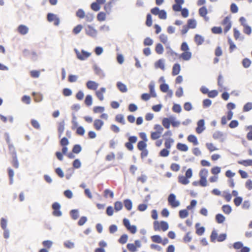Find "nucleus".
Masks as SVG:
<instances>
[{
    "label": "nucleus",
    "instance_id": "f257e3e1",
    "mask_svg": "<svg viewBox=\"0 0 252 252\" xmlns=\"http://www.w3.org/2000/svg\"><path fill=\"white\" fill-rule=\"evenodd\" d=\"M181 50L183 53L179 55V58L183 61H189L192 57V53L189 51V48L187 42H184L181 46Z\"/></svg>",
    "mask_w": 252,
    "mask_h": 252
},
{
    "label": "nucleus",
    "instance_id": "f03ea898",
    "mask_svg": "<svg viewBox=\"0 0 252 252\" xmlns=\"http://www.w3.org/2000/svg\"><path fill=\"white\" fill-rule=\"evenodd\" d=\"M192 176V171L191 169H188L185 174V176L179 175L178 176V182L182 185H186L189 183V179Z\"/></svg>",
    "mask_w": 252,
    "mask_h": 252
},
{
    "label": "nucleus",
    "instance_id": "7ed1b4c3",
    "mask_svg": "<svg viewBox=\"0 0 252 252\" xmlns=\"http://www.w3.org/2000/svg\"><path fill=\"white\" fill-rule=\"evenodd\" d=\"M208 175V170L206 168L201 169L199 172V176L200 180L199 181V185L201 187H206L207 186V178Z\"/></svg>",
    "mask_w": 252,
    "mask_h": 252
},
{
    "label": "nucleus",
    "instance_id": "20e7f679",
    "mask_svg": "<svg viewBox=\"0 0 252 252\" xmlns=\"http://www.w3.org/2000/svg\"><path fill=\"white\" fill-rule=\"evenodd\" d=\"M169 228L168 224L167 222L164 221H155L154 222V229L155 231L162 230L163 231H166Z\"/></svg>",
    "mask_w": 252,
    "mask_h": 252
},
{
    "label": "nucleus",
    "instance_id": "39448f33",
    "mask_svg": "<svg viewBox=\"0 0 252 252\" xmlns=\"http://www.w3.org/2000/svg\"><path fill=\"white\" fill-rule=\"evenodd\" d=\"M169 205L172 208L178 207L180 206V201L176 199V195L173 193H171L167 198Z\"/></svg>",
    "mask_w": 252,
    "mask_h": 252
},
{
    "label": "nucleus",
    "instance_id": "423d86ee",
    "mask_svg": "<svg viewBox=\"0 0 252 252\" xmlns=\"http://www.w3.org/2000/svg\"><path fill=\"white\" fill-rule=\"evenodd\" d=\"M141 246V241L137 240L134 241V243H128L126 245L127 250L130 252H136L137 251V248H140Z\"/></svg>",
    "mask_w": 252,
    "mask_h": 252
},
{
    "label": "nucleus",
    "instance_id": "0eeeda50",
    "mask_svg": "<svg viewBox=\"0 0 252 252\" xmlns=\"http://www.w3.org/2000/svg\"><path fill=\"white\" fill-rule=\"evenodd\" d=\"M47 19L49 22H54L55 26H58L60 24V19L57 15L49 13L47 14Z\"/></svg>",
    "mask_w": 252,
    "mask_h": 252
},
{
    "label": "nucleus",
    "instance_id": "6e6552de",
    "mask_svg": "<svg viewBox=\"0 0 252 252\" xmlns=\"http://www.w3.org/2000/svg\"><path fill=\"white\" fill-rule=\"evenodd\" d=\"M128 141L125 143V147L129 151L133 149V144L135 143L137 141V137L136 136H131L128 137Z\"/></svg>",
    "mask_w": 252,
    "mask_h": 252
},
{
    "label": "nucleus",
    "instance_id": "1a4fd4ad",
    "mask_svg": "<svg viewBox=\"0 0 252 252\" xmlns=\"http://www.w3.org/2000/svg\"><path fill=\"white\" fill-rule=\"evenodd\" d=\"M77 58L80 60H85L91 56V53L87 52L83 50L81 52L78 51L77 50H75Z\"/></svg>",
    "mask_w": 252,
    "mask_h": 252
},
{
    "label": "nucleus",
    "instance_id": "9d476101",
    "mask_svg": "<svg viewBox=\"0 0 252 252\" xmlns=\"http://www.w3.org/2000/svg\"><path fill=\"white\" fill-rule=\"evenodd\" d=\"M123 223L126 229L131 233L134 234L137 231V228L135 225H130L129 221L127 219L123 220Z\"/></svg>",
    "mask_w": 252,
    "mask_h": 252
},
{
    "label": "nucleus",
    "instance_id": "9b49d317",
    "mask_svg": "<svg viewBox=\"0 0 252 252\" xmlns=\"http://www.w3.org/2000/svg\"><path fill=\"white\" fill-rule=\"evenodd\" d=\"M76 16L80 19H82L84 17H86L88 21H91L93 19V16L92 14H87L85 16V12L82 9H79L77 11Z\"/></svg>",
    "mask_w": 252,
    "mask_h": 252
},
{
    "label": "nucleus",
    "instance_id": "f8f14e48",
    "mask_svg": "<svg viewBox=\"0 0 252 252\" xmlns=\"http://www.w3.org/2000/svg\"><path fill=\"white\" fill-rule=\"evenodd\" d=\"M106 89L104 87H101L99 90L95 91V94L100 101H102L104 100V94L106 93Z\"/></svg>",
    "mask_w": 252,
    "mask_h": 252
},
{
    "label": "nucleus",
    "instance_id": "ddd939ff",
    "mask_svg": "<svg viewBox=\"0 0 252 252\" xmlns=\"http://www.w3.org/2000/svg\"><path fill=\"white\" fill-rule=\"evenodd\" d=\"M52 208L54 210L53 215L56 217H59L62 215V212L60 211L61 205L57 202H55L52 204Z\"/></svg>",
    "mask_w": 252,
    "mask_h": 252
},
{
    "label": "nucleus",
    "instance_id": "4468645a",
    "mask_svg": "<svg viewBox=\"0 0 252 252\" xmlns=\"http://www.w3.org/2000/svg\"><path fill=\"white\" fill-rule=\"evenodd\" d=\"M221 24L224 27V32L226 33L231 27V23L230 21L229 18L226 17L222 21Z\"/></svg>",
    "mask_w": 252,
    "mask_h": 252
},
{
    "label": "nucleus",
    "instance_id": "2eb2a0df",
    "mask_svg": "<svg viewBox=\"0 0 252 252\" xmlns=\"http://www.w3.org/2000/svg\"><path fill=\"white\" fill-rule=\"evenodd\" d=\"M86 86L89 90L96 91L98 87V84L93 81H88L86 83Z\"/></svg>",
    "mask_w": 252,
    "mask_h": 252
},
{
    "label": "nucleus",
    "instance_id": "dca6fc26",
    "mask_svg": "<svg viewBox=\"0 0 252 252\" xmlns=\"http://www.w3.org/2000/svg\"><path fill=\"white\" fill-rule=\"evenodd\" d=\"M204 121L200 120L197 122V126L196 128V132L198 134L201 133L204 129Z\"/></svg>",
    "mask_w": 252,
    "mask_h": 252
},
{
    "label": "nucleus",
    "instance_id": "f3484780",
    "mask_svg": "<svg viewBox=\"0 0 252 252\" xmlns=\"http://www.w3.org/2000/svg\"><path fill=\"white\" fill-rule=\"evenodd\" d=\"M86 33L91 36H95L96 34V31L91 26H88L86 28Z\"/></svg>",
    "mask_w": 252,
    "mask_h": 252
},
{
    "label": "nucleus",
    "instance_id": "a211bd4d",
    "mask_svg": "<svg viewBox=\"0 0 252 252\" xmlns=\"http://www.w3.org/2000/svg\"><path fill=\"white\" fill-rule=\"evenodd\" d=\"M104 125V122L99 119H95L94 122V128L96 130H100Z\"/></svg>",
    "mask_w": 252,
    "mask_h": 252
},
{
    "label": "nucleus",
    "instance_id": "6ab92c4d",
    "mask_svg": "<svg viewBox=\"0 0 252 252\" xmlns=\"http://www.w3.org/2000/svg\"><path fill=\"white\" fill-rule=\"evenodd\" d=\"M17 31L20 34L25 35L28 32L29 28L25 25H20L18 26Z\"/></svg>",
    "mask_w": 252,
    "mask_h": 252
},
{
    "label": "nucleus",
    "instance_id": "aec40b11",
    "mask_svg": "<svg viewBox=\"0 0 252 252\" xmlns=\"http://www.w3.org/2000/svg\"><path fill=\"white\" fill-rule=\"evenodd\" d=\"M188 141L192 143L194 146L198 145L199 144L197 137L192 134L189 135L187 137Z\"/></svg>",
    "mask_w": 252,
    "mask_h": 252
},
{
    "label": "nucleus",
    "instance_id": "412c9836",
    "mask_svg": "<svg viewBox=\"0 0 252 252\" xmlns=\"http://www.w3.org/2000/svg\"><path fill=\"white\" fill-rule=\"evenodd\" d=\"M6 142L8 145L9 150L12 154V156H14V154H16L15 149L14 145L11 143L9 137H7L6 139Z\"/></svg>",
    "mask_w": 252,
    "mask_h": 252
},
{
    "label": "nucleus",
    "instance_id": "4be33fe9",
    "mask_svg": "<svg viewBox=\"0 0 252 252\" xmlns=\"http://www.w3.org/2000/svg\"><path fill=\"white\" fill-rule=\"evenodd\" d=\"M181 70V66L179 63H175L174 64L172 68V74L173 76L178 75Z\"/></svg>",
    "mask_w": 252,
    "mask_h": 252
},
{
    "label": "nucleus",
    "instance_id": "5701e85b",
    "mask_svg": "<svg viewBox=\"0 0 252 252\" xmlns=\"http://www.w3.org/2000/svg\"><path fill=\"white\" fill-rule=\"evenodd\" d=\"M194 41L197 45H200L204 42V39L201 35L196 34L194 36Z\"/></svg>",
    "mask_w": 252,
    "mask_h": 252
},
{
    "label": "nucleus",
    "instance_id": "b1692460",
    "mask_svg": "<svg viewBox=\"0 0 252 252\" xmlns=\"http://www.w3.org/2000/svg\"><path fill=\"white\" fill-rule=\"evenodd\" d=\"M176 148L179 151L182 152H187L189 150L188 146L186 144L181 143H177Z\"/></svg>",
    "mask_w": 252,
    "mask_h": 252
},
{
    "label": "nucleus",
    "instance_id": "393cba45",
    "mask_svg": "<svg viewBox=\"0 0 252 252\" xmlns=\"http://www.w3.org/2000/svg\"><path fill=\"white\" fill-rule=\"evenodd\" d=\"M155 67L164 70L165 69L164 61L163 59H159L155 63Z\"/></svg>",
    "mask_w": 252,
    "mask_h": 252
},
{
    "label": "nucleus",
    "instance_id": "a878e982",
    "mask_svg": "<svg viewBox=\"0 0 252 252\" xmlns=\"http://www.w3.org/2000/svg\"><path fill=\"white\" fill-rule=\"evenodd\" d=\"M64 121L61 122L59 123L58 126V131L59 132V136L60 137L62 135L64 130Z\"/></svg>",
    "mask_w": 252,
    "mask_h": 252
},
{
    "label": "nucleus",
    "instance_id": "bb28decb",
    "mask_svg": "<svg viewBox=\"0 0 252 252\" xmlns=\"http://www.w3.org/2000/svg\"><path fill=\"white\" fill-rule=\"evenodd\" d=\"M218 85L221 88L220 91H222V90H225L224 87V80L221 75H220L218 78Z\"/></svg>",
    "mask_w": 252,
    "mask_h": 252
},
{
    "label": "nucleus",
    "instance_id": "cd10ccee",
    "mask_svg": "<svg viewBox=\"0 0 252 252\" xmlns=\"http://www.w3.org/2000/svg\"><path fill=\"white\" fill-rule=\"evenodd\" d=\"M117 86L118 89L120 90V91H121L122 93H126L127 91L126 86L122 82H117Z\"/></svg>",
    "mask_w": 252,
    "mask_h": 252
},
{
    "label": "nucleus",
    "instance_id": "c85d7f7f",
    "mask_svg": "<svg viewBox=\"0 0 252 252\" xmlns=\"http://www.w3.org/2000/svg\"><path fill=\"white\" fill-rule=\"evenodd\" d=\"M238 163L244 166H252V159L239 160Z\"/></svg>",
    "mask_w": 252,
    "mask_h": 252
},
{
    "label": "nucleus",
    "instance_id": "c756f323",
    "mask_svg": "<svg viewBox=\"0 0 252 252\" xmlns=\"http://www.w3.org/2000/svg\"><path fill=\"white\" fill-rule=\"evenodd\" d=\"M149 88L150 90V94L152 97H155L157 96L156 93L155 91V84L153 82H151L149 85Z\"/></svg>",
    "mask_w": 252,
    "mask_h": 252
},
{
    "label": "nucleus",
    "instance_id": "7c9ffc66",
    "mask_svg": "<svg viewBox=\"0 0 252 252\" xmlns=\"http://www.w3.org/2000/svg\"><path fill=\"white\" fill-rule=\"evenodd\" d=\"M206 147L210 152L218 150V148H217L212 143H206Z\"/></svg>",
    "mask_w": 252,
    "mask_h": 252
},
{
    "label": "nucleus",
    "instance_id": "2f4dec72",
    "mask_svg": "<svg viewBox=\"0 0 252 252\" xmlns=\"http://www.w3.org/2000/svg\"><path fill=\"white\" fill-rule=\"evenodd\" d=\"M155 51L158 54H162L164 51L163 46L160 43L157 44L155 47Z\"/></svg>",
    "mask_w": 252,
    "mask_h": 252
},
{
    "label": "nucleus",
    "instance_id": "473e14b6",
    "mask_svg": "<svg viewBox=\"0 0 252 252\" xmlns=\"http://www.w3.org/2000/svg\"><path fill=\"white\" fill-rule=\"evenodd\" d=\"M174 143V140L172 138L166 139L164 142V146L167 149H170Z\"/></svg>",
    "mask_w": 252,
    "mask_h": 252
},
{
    "label": "nucleus",
    "instance_id": "72a5a7b5",
    "mask_svg": "<svg viewBox=\"0 0 252 252\" xmlns=\"http://www.w3.org/2000/svg\"><path fill=\"white\" fill-rule=\"evenodd\" d=\"M187 26L189 29H195L196 27V22L194 19H189Z\"/></svg>",
    "mask_w": 252,
    "mask_h": 252
},
{
    "label": "nucleus",
    "instance_id": "f704fd0d",
    "mask_svg": "<svg viewBox=\"0 0 252 252\" xmlns=\"http://www.w3.org/2000/svg\"><path fill=\"white\" fill-rule=\"evenodd\" d=\"M84 102L87 106H91L93 103V98L92 95L90 94L87 95L85 97Z\"/></svg>",
    "mask_w": 252,
    "mask_h": 252
},
{
    "label": "nucleus",
    "instance_id": "c9c22d12",
    "mask_svg": "<svg viewBox=\"0 0 252 252\" xmlns=\"http://www.w3.org/2000/svg\"><path fill=\"white\" fill-rule=\"evenodd\" d=\"M161 133L157 131H152L151 133V138L153 140L158 139L160 137Z\"/></svg>",
    "mask_w": 252,
    "mask_h": 252
},
{
    "label": "nucleus",
    "instance_id": "e433bc0d",
    "mask_svg": "<svg viewBox=\"0 0 252 252\" xmlns=\"http://www.w3.org/2000/svg\"><path fill=\"white\" fill-rule=\"evenodd\" d=\"M221 171V168L219 166H214L211 169V173L216 176H218V174H219Z\"/></svg>",
    "mask_w": 252,
    "mask_h": 252
},
{
    "label": "nucleus",
    "instance_id": "4c0bfd02",
    "mask_svg": "<svg viewBox=\"0 0 252 252\" xmlns=\"http://www.w3.org/2000/svg\"><path fill=\"white\" fill-rule=\"evenodd\" d=\"M123 205L122 202L117 201L114 203V209L116 212L122 209Z\"/></svg>",
    "mask_w": 252,
    "mask_h": 252
},
{
    "label": "nucleus",
    "instance_id": "58836bf2",
    "mask_svg": "<svg viewBox=\"0 0 252 252\" xmlns=\"http://www.w3.org/2000/svg\"><path fill=\"white\" fill-rule=\"evenodd\" d=\"M199 225V224H196L195 225V227H196V233L199 235V236H201L202 235L204 231H205V228L204 227H198Z\"/></svg>",
    "mask_w": 252,
    "mask_h": 252
},
{
    "label": "nucleus",
    "instance_id": "ea45409f",
    "mask_svg": "<svg viewBox=\"0 0 252 252\" xmlns=\"http://www.w3.org/2000/svg\"><path fill=\"white\" fill-rule=\"evenodd\" d=\"M225 219V217L220 214H218L216 216V220L218 223H223Z\"/></svg>",
    "mask_w": 252,
    "mask_h": 252
},
{
    "label": "nucleus",
    "instance_id": "a19ab883",
    "mask_svg": "<svg viewBox=\"0 0 252 252\" xmlns=\"http://www.w3.org/2000/svg\"><path fill=\"white\" fill-rule=\"evenodd\" d=\"M124 203L126 208L127 210L130 211L131 209L132 206V202L131 200L129 199H126L124 200Z\"/></svg>",
    "mask_w": 252,
    "mask_h": 252
},
{
    "label": "nucleus",
    "instance_id": "79ce46f5",
    "mask_svg": "<svg viewBox=\"0 0 252 252\" xmlns=\"http://www.w3.org/2000/svg\"><path fill=\"white\" fill-rule=\"evenodd\" d=\"M137 148L139 150L141 151L142 150L146 149V148L147 147V144L146 143V142L145 141H140L137 143Z\"/></svg>",
    "mask_w": 252,
    "mask_h": 252
},
{
    "label": "nucleus",
    "instance_id": "37998d69",
    "mask_svg": "<svg viewBox=\"0 0 252 252\" xmlns=\"http://www.w3.org/2000/svg\"><path fill=\"white\" fill-rule=\"evenodd\" d=\"M223 212L226 214H229L231 211V207L229 205H224L222 207Z\"/></svg>",
    "mask_w": 252,
    "mask_h": 252
},
{
    "label": "nucleus",
    "instance_id": "c03bdc74",
    "mask_svg": "<svg viewBox=\"0 0 252 252\" xmlns=\"http://www.w3.org/2000/svg\"><path fill=\"white\" fill-rule=\"evenodd\" d=\"M207 9L205 6L201 7L199 9V14L202 17H205L207 14Z\"/></svg>",
    "mask_w": 252,
    "mask_h": 252
},
{
    "label": "nucleus",
    "instance_id": "a18cd8bd",
    "mask_svg": "<svg viewBox=\"0 0 252 252\" xmlns=\"http://www.w3.org/2000/svg\"><path fill=\"white\" fill-rule=\"evenodd\" d=\"M13 160L11 162L12 166L15 168H18L19 167V163L17 160L16 154H14V156H12Z\"/></svg>",
    "mask_w": 252,
    "mask_h": 252
},
{
    "label": "nucleus",
    "instance_id": "49530a36",
    "mask_svg": "<svg viewBox=\"0 0 252 252\" xmlns=\"http://www.w3.org/2000/svg\"><path fill=\"white\" fill-rule=\"evenodd\" d=\"M251 61L248 58H245L242 61V65L245 68H248L251 64Z\"/></svg>",
    "mask_w": 252,
    "mask_h": 252
},
{
    "label": "nucleus",
    "instance_id": "de8ad7c7",
    "mask_svg": "<svg viewBox=\"0 0 252 252\" xmlns=\"http://www.w3.org/2000/svg\"><path fill=\"white\" fill-rule=\"evenodd\" d=\"M151 239L153 242L157 243H162V239L160 236L158 235H153L151 237Z\"/></svg>",
    "mask_w": 252,
    "mask_h": 252
},
{
    "label": "nucleus",
    "instance_id": "09e8293b",
    "mask_svg": "<svg viewBox=\"0 0 252 252\" xmlns=\"http://www.w3.org/2000/svg\"><path fill=\"white\" fill-rule=\"evenodd\" d=\"M162 124L165 128L168 129L170 127L171 122L168 118H164L162 121Z\"/></svg>",
    "mask_w": 252,
    "mask_h": 252
},
{
    "label": "nucleus",
    "instance_id": "8fccbe9b",
    "mask_svg": "<svg viewBox=\"0 0 252 252\" xmlns=\"http://www.w3.org/2000/svg\"><path fill=\"white\" fill-rule=\"evenodd\" d=\"M115 120L117 122L120 123L122 125H124L125 124L124 116L121 114H118L116 115Z\"/></svg>",
    "mask_w": 252,
    "mask_h": 252
},
{
    "label": "nucleus",
    "instance_id": "3c124183",
    "mask_svg": "<svg viewBox=\"0 0 252 252\" xmlns=\"http://www.w3.org/2000/svg\"><path fill=\"white\" fill-rule=\"evenodd\" d=\"M218 237L217 232L216 230H213L210 236V240L212 242H215L217 241V238Z\"/></svg>",
    "mask_w": 252,
    "mask_h": 252
},
{
    "label": "nucleus",
    "instance_id": "603ef678",
    "mask_svg": "<svg viewBox=\"0 0 252 252\" xmlns=\"http://www.w3.org/2000/svg\"><path fill=\"white\" fill-rule=\"evenodd\" d=\"M169 151L166 148L162 149L159 153V156L161 157H166L169 155Z\"/></svg>",
    "mask_w": 252,
    "mask_h": 252
},
{
    "label": "nucleus",
    "instance_id": "864d4df0",
    "mask_svg": "<svg viewBox=\"0 0 252 252\" xmlns=\"http://www.w3.org/2000/svg\"><path fill=\"white\" fill-rule=\"evenodd\" d=\"M82 150V148L80 145L76 144L74 145L72 148V152L75 154L79 153Z\"/></svg>",
    "mask_w": 252,
    "mask_h": 252
},
{
    "label": "nucleus",
    "instance_id": "5fc2aeb1",
    "mask_svg": "<svg viewBox=\"0 0 252 252\" xmlns=\"http://www.w3.org/2000/svg\"><path fill=\"white\" fill-rule=\"evenodd\" d=\"M91 7L92 9L95 11H98L100 8V4L97 2L92 3Z\"/></svg>",
    "mask_w": 252,
    "mask_h": 252
},
{
    "label": "nucleus",
    "instance_id": "6e6d98bb",
    "mask_svg": "<svg viewBox=\"0 0 252 252\" xmlns=\"http://www.w3.org/2000/svg\"><path fill=\"white\" fill-rule=\"evenodd\" d=\"M189 215L188 212L187 210H181L179 211V216L182 219H184L187 217Z\"/></svg>",
    "mask_w": 252,
    "mask_h": 252
},
{
    "label": "nucleus",
    "instance_id": "4d7b16f0",
    "mask_svg": "<svg viewBox=\"0 0 252 252\" xmlns=\"http://www.w3.org/2000/svg\"><path fill=\"white\" fill-rule=\"evenodd\" d=\"M159 39L164 44H166L168 42V37L164 34H161L159 35Z\"/></svg>",
    "mask_w": 252,
    "mask_h": 252
},
{
    "label": "nucleus",
    "instance_id": "13d9d810",
    "mask_svg": "<svg viewBox=\"0 0 252 252\" xmlns=\"http://www.w3.org/2000/svg\"><path fill=\"white\" fill-rule=\"evenodd\" d=\"M212 32L215 34H220L222 32V29L221 27H214L211 29Z\"/></svg>",
    "mask_w": 252,
    "mask_h": 252
},
{
    "label": "nucleus",
    "instance_id": "bf43d9fd",
    "mask_svg": "<svg viewBox=\"0 0 252 252\" xmlns=\"http://www.w3.org/2000/svg\"><path fill=\"white\" fill-rule=\"evenodd\" d=\"M191 239H192V237L190 236V232L187 233L186 235L183 238V241L186 243L190 242L191 241Z\"/></svg>",
    "mask_w": 252,
    "mask_h": 252
},
{
    "label": "nucleus",
    "instance_id": "052dcab7",
    "mask_svg": "<svg viewBox=\"0 0 252 252\" xmlns=\"http://www.w3.org/2000/svg\"><path fill=\"white\" fill-rule=\"evenodd\" d=\"M104 111V107L102 106H95L93 108L94 113H102Z\"/></svg>",
    "mask_w": 252,
    "mask_h": 252
},
{
    "label": "nucleus",
    "instance_id": "680f3d73",
    "mask_svg": "<svg viewBox=\"0 0 252 252\" xmlns=\"http://www.w3.org/2000/svg\"><path fill=\"white\" fill-rule=\"evenodd\" d=\"M223 137V134L220 131H216L213 134V137L215 139H219Z\"/></svg>",
    "mask_w": 252,
    "mask_h": 252
},
{
    "label": "nucleus",
    "instance_id": "e2e57ef3",
    "mask_svg": "<svg viewBox=\"0 0 252 252\" xmlns=\"http://www.w3.org/2000/svg\"><path fill=\"white\" fill-rule=\"evenodd\" d=\"M70 215L72 219L75 220L78 218V212L77 210H72L70 211Z\"/></svg>",
    "mask_w": 252,
    "mask_h": 252
},
{
    "label": "nucleus",
    "instance_id": "0e129e2a",
    "mask_svg": "<svg viewBox=\"0 0 252 252\" xmlns=\"http://www.w3.org/2000/svg\"><path fill=\"white\" fill-rule=\"evenodd\" d=\"M30 74L31 77L32 78H38L40 75V71L36 70H32L30 72Z\"/></svg>",
    "mask_w": 252,
    "mask_h": 252
},
{
    "label": "nucleus",
    "instance_id": "69168bd1",
    "mask_svg": "<svg viewBox=\"0 0 252 252\" xmlns=\"http://www.w3.org/2000/svg\"><path fill=\"white\" fill-rule=\"evenodd\" d=\"M169 86L166 84H162L160 85V90L163 93H166L168 91Z\"/></svg>",
    "mask_w": 252,
    "mask_h": 252
},
{
    "label": "nucleus",
    "instance_id": "338daca9",
    "mask_svg": "<svg viewBox=\"0 0 252 252\" xmlns=\"http://www.w3.org/2000/svg\"><path fill=\"white\" fill-rule=\"evenodd\" d=\"M207 94L208 97L211 98H214L218 95V92L217 90H212L209 91V93Z\"/></svg>",
    "mask_w": 252,
    "mask_h": 252
},
{
    "label": "nucleus",
    "instance_id": "774afa93",
    "mask_svg": "<svg viewBox=\"0 0 252 252\" xmlns=\"http://www.w3.org/2000/svg\"><path fill=\"white\" fill-rule=\"evenodd\" d=\"M252 109V103L250 102L247 103L243 107V111L247 112Z\"/></svg>",
    "mask_w": 252,
    "mask_h": 252
}]
</instances>
